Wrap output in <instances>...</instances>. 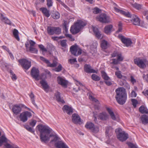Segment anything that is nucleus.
<instances>
[{
	"label": "nucleus",
	"mask_w": 148,
	"mask_h": 148,
	"mask_svg": "<svg viewBox=\"0 0 148 148\" xmlns=\"http://www.w3.org/2000/svg\"><path fill=\"white\" fill-rule=\"evenodd\" d=\"M39 131L40 133V138L42 141L46 142L48 141L50 137H53V139L51 140V142H57L61 140L57 135L50 134L52 130L49 127L42 125H40L37 126Z\"/></svg>",
	"instance_id": "1"
},
{
	"label": "nucleus",
	"mask_w": 148,
	"mask_h": 148,
	"mask_svg": "<svg viewBox=\"0 0 148 148\" xmlns=\"http://www.w3.org/2000/svg\"><path fill=\"white\" fill-rule=\"evenodd\" d=\"M115 98L117 102L120 105H123L126 102L127 95L125 89L122 87L118 88L115 90Z\"/></svg>",
	"instance_id": "2"
},
{
	"label": "nucleus",
	"mask_w": 148,
	"mask_h": 148,
	"mask_svg": "<svg viewBox=\"0 0 148 148\" xmlns=\"http://www.w3.org/2000/svg\"><path fill=\"white\" fill-rule=\"evenodd\" d=\"M115 11L117 12L120 13L126 17H130L132 16L131 14L129 12H125L116 7H114ZM132 18L131 20L132 23L135 25H140V20L138 16L135 15H133L132 16Z\"/></svg>",
	"instance_id": "3"
},
{
	"label": "nucleus",
	"mask_w": 148,
	"mask_h": 148,
	"mask_svg": "<svg viewBox=\"0 0 148 148\" xmlns=\"http://www.w3.org/2000/svg\"><path fill=\"white\" fill-rule=\"evenodd\" d=\"M86 25V23L85 22L81 20H78L71 27L70 29L71 32L73 34H76L78 33L80 31V29Z\"/></svg>",
	"instance_id": "4"
},
{
	"label": "nucleus",
	"mask_w": 148,
	"mask_h": 148,
	"mask_svg": "<svg viewBox=\"0 0 148 148\" xmlns=\"http://www.w3.org/2000/svg\"><path fill=\"white\" fill-rule=\"evenodd\" d=\"M115 132L117 134V138L121 141H125L128 138V134L126 133L125 132L122 131L120 128L116 129Z\"/></svg>",
	"instance_id": "5"
},
{
	"label": "nucleus",
	"mask_w": 148,
	"mask_h": 148,
	"mask_svg": "<svg viewBox=\"0 0 148 148\" xmlns=\"http://www.w3.org/2000/svg\"><path fill=\"white\" fill-rule=\"evenodd\" d=\"M134 62L135 64L142 68H144L146 67V65L148 64V61L144 59L137 58L134 59Z\"/></svg>",
	"instance_id": "6"
},
{
	"label": "nucleus",
	"mask_w": 148,
	"mask_h": 148,
	"mask_svg": "<svg viewBox=\"0 0 148 148\" xmlns=\"http://www.w3.org/2000/svg\"><path fill=\"white\" fill-rule=\"evenodd\" d=\"M71 53L75 56H78L82 53L81 49L77 45L72 46L70 48Z\"/></svg>",
	"instance_id": "7"
},
{
	"label": "nucleus",
	"mask_w": 148,
	"mask_h": 148,
	"mask_svg": "<svg viewBox=\"0 0 148 148\" xmlns=\"http://www.w3.org/2000/svg\"><path fill=\"white\" fill-rule=\"evenodd\" d=\"M18 61L22 67L26 70L28 69L31 66V62L26 59H21L18 60Z\"/></svg>",
	"instance_id": "8"
},
{
	"label": "nucleus",
	"mask_w": 148,
	"mask_h": 148,
	"mask_svg": "<svg viewBox=\"0 0 148 148\" xmlns=\"http://www.w3.org/2000/svg\"><path fill=\"white\" fill-rule=\"evenodd\" d=\"M97 18L99 21L103 23H108L111 21L109 16L103 13L101 14L100 16L97 17Z\"/></svg>",
	"instance_id": "9"
},
{
	"label": "nucleus",
	"mask_w": 148,
	"mask_h": 148,
	"mask_svg": "<svg viewBox=\"0 0 148 148\" xmlns=\"http://www.w3.org/2000/svg\"><path fill=\"white\" fill-rule=\"evenodd\" d=\"M32 116V114L30 112L26 111L21 113L19 117L21 121L23 122H25L27 120L28 118H30Z\"/></svg>",
	"instance_id": "10"
},
{
	"label": "nucleus",
	"mask_w": 148,
	"mask_h": 148,
	"mask_svg": "<svg viewBox=\"0 0 148 148\" xmlns=\"http://www.w3.org/2000/svg\"><path fill=\"white\" fill-rule=\"evenodd\" d=\"M39 71L38 69L35 67H33L31 72V74L32 77L35 79L36 80L41 79V78L39 76Z\"/></svg>",
	"instance_id": "11"
},
{
	"label": "nucleus",
	"mask_w": 148,
	"mask_h": 148,
	"mask_svg": "<svg viewBox=\"0 0 148 148\" xmlns=\"http://www.w3.org/2000/svg\"><path fill=\"white\" fill-rule=\"evenodd\" d=\"M40 58L41 60L47 64L48 66L51 67H56L58 64V62L56 60H53V63H51L49 60L42 57H40Z\"/></svg>",
	"instance_id": "12"
},
{
	"label": "nucleus",
	"mask_w": 148,
	"mask_h": 148,
	"mask_svg": "<svg viewBox=\"0 0 148 148\" xmlns=\"http://www.w3.org/2000/svg\"><path fill=\"white\" fill-rule=\"evenodd\" d=\"M23 106H24V105L22 104L14 105L13 107L12 111L14 114L17 115L21 111V108Z\"/></svg>",
	"instance_id": "13"
},
{
	"label": "nucleus",
	"mask_w": 148,
	"mask_h": 148,
	"mask_svg": "<svg viewBox=\"0 0 148 148\" xmlns=\"http://www.w3.org/2000/svg\"><path fill=\"white\" fill-rule=\"evenodd\" d=\"M119 37L122 42L126 46L129 47L132 44V42L131 40L130 39L125 38L122 36H120Z\"/></svg>",
	"instance_id": "14"
},
{
	"label": "nucleus",
	"mask_w": 148,
	"mask_h": 148,
	"mask_svg": "<svg viewBox=\"0 0 148 148\" xmlns=\"http://www.w3.org/2000/svg\"><path fill=\"white\" fill-rule=\"evenodd\" d=\"M55 145L57 148H69L66 144L61 140L56 143Z\"/></svg>",
	"instance_id": "15"
},
{
	"label": "nucleus",
	"mask_w": 148,
	"mask_h": 148,
	"mask_svg": "<svg viewBox=\"0 0 148 148\" xmlns=\"http://www.w3.org/2000/svg\"><path fill=\"white\" fill-rule=\"evenodd\" d=\"M72 121L75 123L80 124L81 123V119L79 116L75 114L72 115Z\"/></svg>",
	"instance_id": "16"
},
{
	"label": "nucleus",
	"mask_w": 148,
	"mask_h": 148,
	"mask_svg": "<svg viewBox=\"0 0 148 148\" xmlns=\"http://www.w3.org/2000/svg\"><path fill=\"white\" fill-rule=\"evenodd\" d=\"M41 79L40 83L45 91L46 92H47L48 89L49 88V86L47 81L45 79Z\"/></svg>",
	"instance_id": "17"
},
{
	"label": "nucleus",
	"mask_w": 148,
	"mask_h": 148,
	"mask_svg": "<svg viewBox=\"0 0 148 148\" xmlns=\"http://www.w3.org/2000/svg\"><path fill=\"white\" fill-rule=\"evenodd\" d=\"M58 83L62 86H67V82L62 77L59 76L57 78Z\"/></svg>",
	"instance_id": "18"
},
{
	"label": "nucleus",
	"mask_w": 148,
	"mask_h": 148,
	"mask_svg": "<svg viewBox=\"0 0 148 148\" xmlns=\"http://www.w3.org/2000/svg\"><path fill=\"white\" fill-rule=\"evenodd\" d=\"M84 71L87 73H97L96 71L92 69L91 66L89 65L85 64L84 66Z\"/></svg>",
	"instance_id": "19"
},
{
	"label": "nucleus",
	"mask_w": 148,
	"mask_h": 148,
	"mask_svg": "<svg viewBox=\"0 0 148 148\" xmlns=\"http://www.w3.org/2000/svg\"><path fill=\"white\" fill-rule=\"evenodd\" d=\"M62 110L64 112H66L67 114H70L73 112L72 108L67 105H64L62 108Z\"/></svg>",
	"instance_id": "20"
},
{
	"label": "nucleus",
	"mask_w": 148,
	"mask_h": 148,
	"mask_svg": "<svg viewBox=\"0 0 148 148\" xmlns=\"http://www.w3.org/2000/svg\"><path fill=\"white\" fill-rule=\"evenodd\" d=\"M98 117L101 120L103 121L106 120L109 118L108 115L105 112L100 113Z\"/></svg>",
	"instance_id": "21"
},
{
	"label": "nucleus",
	"mask_w": 148,
	"mask_h": 148,
	"mask_svg": "<svg viewBox=\"0 0 148 148\" xmlns=\"http://www.w3.org/2000/svg\"><path fill=\"white\" fill-rule=\"evenodd\" d=\"M106 109L110 115L111 118L114 120H115L116 119V117L112 109L110 108L106 107Z\"/></svg>",
	"instance_id": "22"
},
{
	"label": "nucleus",
	"mask_w": 148,
	"mask_h": 148,
	"mask_svg": "<svg viewBox=\"0 0 148 148\" xmlns=\"http://www.w3.org/2000/svg\"><path fill=\"white\" fill-rule=\"evenodd\" d=\"M113 26L111 25L106 26L104 28L105 33L107 34H110L113 31Z\"/></svg>",
	"instance_id": "23"
},
{
	"label": "nucleus",
	"mask_w": 148,
	"mask_h": 148,
	"mask_svg": "<svg viewBox=\"0 0 148 148\" xmlns=\"http://www.w3.org/2000/svg\"><path fill=\"white\" fill-rule=\"evenodd\" d=\"M142 123L144 125L148 123V116L145 114L142 115L140 118Z\"/></svg>",
	"instance_id": "24"
},
{
	"label": "nucleus",
	"mask_w": 148,
	"mask_h": 148,
	"mask_svg": "<svg viewBox=\"0 0 148 148\" xmlns=\"http://www.w3.org/2000/svg\"><path fill=\"white\" fill-rule=\"evenodd\" d=\"M40 10L42 11L44 15L47 17L50 16L49 11L45 8H40Z\"/></svg>",
	"instance_id": "25"
},
{
	"label": "nucleus",
	"mask_w": 148,
	"mask_h": 148,
	"mask_svg": "<svg viewBox=\"0 0 148 148\" xmlns=\"http://www.w3.org/2000/svg\"><path fill=\"white\" fill-rule=\"evenodd\" d=\"M92 29L93 32L95 34V36L98 38H101L102 37L101 34L98 31V29L96 27H92Z\"/></svg>",
	"instance_id": "26"
},
{
	"label": "nucleus",
	"mask_w": 148,
	"mask_h": 148,
	"mask_svg": "<svg viewBox=\"0 0 148 148\" xmlns=\"http://www.w3.org/2000/svg\"><path fill=\"white\" fill-rule=\"evenodd\" d=\"M109 45V43L105 40H101V45L102 49H107Z\"/></svg>",
	"instance_id": "27"
},
{
	"label": "nucleus",
	"mask_w": 148,
	"mask_h": 148,
	"mask_svg": "<svg viewBox=\"0 0 148 148\" xmlns=\"http://www.w3.org/2000/svg\"><path fill=\"white\" fill-rule=\"evenodd\" d=\"M112 130L111 127H106V136L108 137L111 136L112 134Z\"/></svg>",
	"instance_id": "28"
},
{
	"label": "nucleus",
	"mask_w": 148,
	"mask_h": 148,
	"mask_svg": "<svg viewBox=\"0 0 148 148\" xmlns=\"http://www.w3.org/2000/svg\"><path fill=\"white\" fill-rule=\"evenodd\" d=\"M55 96L56 97V100L58 102H61L62 103H64V101L63 99L60 97V93L59 92H57L55 94Z\"/></svg>",
	"instance_id": "29"
},
{
	"label": "nucleus",
	"mask_w": 148,
	"mask_h": 148,
	"mask_svg": "<svg viewBox=\"0 0 148 148\" xmlns=\"http://www.w3.org/2000/svg\"><path fill=\"white\" fill-rule=\"evenodd\" d=\"M47 32L49 35H53L54 34V27L48 26L47 28Z\"/></svg>",
	"instance_id": "30"
},
{
	"label": "nucleus",
	"mask_w": 148,
	"mask_h": 148,
	"mask_svg": "<svg viewBox=\"0 0 148 148\" xmlns=\"http://www.w3.org/2000/svg\"><path fill=\"white\" fill-rule=\"evenodd\" d=\"M94 124L93 123L90 122H89L86 123L85 125V127L86 128L90 130L91 132V130L92 129V128H93V126H94Z\"/></svg>",
	"instance_id": "31"
},
{
	"label": "nucleus",
	"mask_w": 148,
	"mask_h": 148,
	"mask_svg": "<svg viewBox=\"0 0 148 148\" xmlns=\"http://www.w3.org/2000/svg\"><path fill=\"white\" fill-rule=\"evenodd\" d=\"M13 34L14 37L18 41L20 40V38L18 36V31L16 29H14L13 31Z\"/></svg>",
	"instance_id": "32"
},
{
	"label": "nucleus",
	"mask_w": 148,
	"mask_h": 148,
	"mask_svg": "<svg viewBox=\"0 0 148 148\" xmlns=\"http://www.w3.org/2000/svg\"><path fill=\"white\" fill-rule=\"evenodd\" d=\"M139 110L140 112L142 114L148 113V110L144 106H140L139 108Z\"/></svg>",
	"instance_id": "33"
},
{
	"label": "nucleus",
	"mask_w": 148,
	"mask_h": 148,
	"mask_svg": "<svg viewBox=\"0 0 148 148\" xmlns=\"http://www.w3.org/2000/svg\"><path fill=\"white\" fill-rule=\"evenodd\" d=\"M92 129L91 132L93 133H97L99 132V127L97 125H95L94 124V126H93V128Z\"/></svg>",
	"instance_id": "34"
},
{
	"label": "nucleus",
	"mask_w": 148,
	"mask_h": 148,
	"mask_svg": "<svg viewBox=\"0 0 148 148\" xmlns=\"http://www.w3.org/2000/svg\"><path fill=\"white\" fill-rule=\"evenodd\" d=\"M1 20L3 21H4L6 24L9 25H11L12 24L11 21L9 19L3 16H2Z\"/></svg>",
	"instance_id": "35"
},
{
	"label": "nucleus",
	"mask_w": 148,
	"mask_h": 148,
	"mask_svg": "<svg viewBox=\"0 0 148 148\" xmlns=\"http://www.w3.org/2000/svg\"><path fill=\"white\" fill-rule=\"evenodd\" d=\"M101 73L102 77L105 80H108L110 79V77L107 75V74L105 72L102 71Z\"/></svg>",
	"instance_id": "36"
},
{
	"label": "nucleus",
	"mask_w": 148,
	"mask_h": 148,
	"mask_svg": "<svg viewBox=\"0 0 148 148\" xmlns=\"http://www.w3.org/2000/svg\"><path fill=\"white\" fill-rule=\"evenodd\" d=\"M52 17L54 19H57L60 17V14L57 11H55L52 15Z\"/></svg>",
	"instance_id": "37"
},
{
	"label": "nucleus",
	"mask_w": 148,
	"mask_h": 148,
	"mask_svg": "<svg viewBox=\"0 0 148 148\" xmlns=\"http://www.w3.org/2000/svg\"><path fill=\"white\" fill-rule=\"evenodd\" d=\"M29 51L34 53H37L38 52V50L34 47H29Z\"/></svg>",
	"instance_id": "38"
},
{
	"label": "nucleus",
	"mask_w": 148,
	"mask_h": 148,
	"mask_svg": "<svg viewBox=\"0 0 148 148\" xmlns=\"http://www.w3.org/2000/svg\"><path fill=\"white\" fill-rule=\"evenodd\" d=\"M89 99L97 103H98L99 102L92 95L91 93H89Z\"/></svg>",
	"instance_id": "39"
},
{
	"label": "nucleus",
	"mask_w": 148,
	"mask_h": 148,
	"mask_svg": "<svg viewBox=\"0 0 148 148\" xmlns=\"http://www.w3.org/2000/svg\"><path fill=\"white\" fill-rule=\"evenodd\" d=\"M92 79L94 81H98L100 80V78L97 75L93 74L91 76Z\"/></svg>",
	"instance_id": "40"
},
{
	"label": "nucleus",
	"mask_w": 148,
	"mask_h": 148,
	"mask_svg": "<svg viewBox=\"0 0 148 148\" xmlns=\"http://www.w3.org/2000/svg\"><path fill=\"white\" fill-rule=\"evenodd\" d=\"M29 97L31 98V99L32 101V103L35 106H36V104L35 100H34V95L33 93L32 92L30 93V94L29 95Z\"/></svg>",
	"instance_id": "41"
},
{
	"label": "nucleus",
	"mask_w": 148,
	"mask_h": 148,
	"mask_svg": "<svg viewBox=\"0 0 148 148\" xmlns=\"http://www.w3.org/2000/svg\"><path fill=\"white\" fill-rule=\"evenodd\" d=\"M7 141V139L5 136V135H2L0 138V145L2 144L3 142H6Z\"/></svg>",
	"instance_id": "42"
},
{
	"label": "nucleus",
	"mask_w": 148,
	"mask_h": 148,
	"mask_svg": "<svg viewBox=\"0 0 148 148\" xmlns=\"http://www.w3.org/2000/svg\"><path fill=\"white\" fill-rule=\"evenodd\" d=\"M54 34H59L61 33V29L59 27H54Z\"/></svg>",
	"instance_id": "43"
},
{
	"label": "nucleus",
	"mask_w": 148,
	"mask_h": 148,
	"mask_svg": "<svg viewBox=\"0 0 148 148\" xmlns=\"http://www.w3.org/2000/svg\"><path fill=\"white\" fill-rule=\"evenodd\" d=\"M62 66L60 64H59L58 66L56 67L54 69V70L57 72H60L62 70Z\"/></svg>",
	"instance_id": "44"
},
{
	"label": "nucleus",
	"mask_w": 148,
	"mask_h": 148,
	"mask_svg": "<svg viewBox=\"0 0 148 148\" xmlns=\"http://www.w3.org/2000/svg\"><path fill=\"white\" fill-rule=\"evenodd\" d=\"M64 25V29L66 32H67L68 31V26L67 25V22L66 21H64L63 23Z\"/></svg>",
	"instance_id": "45"
},
{
	"label": "nucleus",
	"mask_w": 148,
	"mask_h": 148,
	"mask_svg": "<svg viewBox=\"0 0 148 148\" xmlns=\"http://www.w3.org/2000/svg\"><path fill=\"white\" fill-rule=\"evenodd\" d=\"M47 1V7L49 8L53 5V2L52 0H46Z\"/></svg>",
	"instance_id": "46"
},
{
	"label": "nucleus",
	"mask_w": 148,
	"mask_h": 148,
	"mask_svg": "<svg viewBox=\"0 0 148 148\" xmlns=\"http://www.w3.org/2000/svg\"><path fill=\"white\" fill-rule=\"evenodd\" d=\"M66 41V40H63L61 41L60 44L62 47H66L67 46Z\"/></svg>",
	"instance_id": "47"
},
{
	"label": "nucleus",
	"mask_w": 148,
	"mask_h": 148,
	"mask_svg": "<svg viewBox=\"0 0 148 148\" xmlns=\"http://www.w3.org/2000/svg\"><path fill=\"white\" fill-rule=\"evenodd\" d=\"M133 7L138 10L141 9L142 7V6L141 5L136 3L133 4Z\"/></svg>",
	"instance_id": "48"
},
{
	"label": "nucleus",
	"mask_w": 148,
	"mask_h": 148,
	"mask_svg": "<svg viewBox=\"0 0 148 148\" xmlns=\"http://www.w3.org/2000/svg\"><path fill=\"white\" fill-rule=\"evenodd\" d=\"M131 101L133 106L134 108H136V105L138 103V101L137 100L135 99H132L131 100Z\"/></svg>",
	"instance_id": "49"
},
{
	"label": "nucleus",
	"mask_w": 148,
	"mask_h": 148,
	"mask_svg": "<svg viewBox=\"0 0 148 148\" xmlns=\"http://www.w3.org/2000/svg\"><path fill=\"white\" fill-rule=\"evenodd\" d=\"M10 73L11 75H12V76H11L12 79L13 80H16L17 79L16 76L13 72L12 71H11L10 72Z\"/></svg>",
	"instance_id": "50"
},
{
	"label": "nucleus",
	"mask_w": 148,
	"mask_h": 148,
	"mask_svg": "<svg viewBox=\"0 0 148 148\" xmlns=\"http://www.w3.org/2000/svg\"><path fill=\"white\" fill-rule=\"evenodd\" d=\"M110 61H112L111 62V64H116L118 63L119 61L117 59H113L110 60Z\"/></svg>",
	"instance_id": "51"
},
{
	"label": "nucleus",
	"mask_w": 148,
	"mask_h": 148,
	"mask_svg": "<svg viewBox=\"0 0 148 148\" xmlns=\"http://www.w3.org/2000/svg\"><path fill=\"white\" fill-rule=\"evenodd\" d=\"M38 47L42 52H46L47 51V49L44 47L42 45H38Z\"/></svg>",
	"instance_id": "52"
},
{
	"label": "nucleus",
	"mask_w": 148,
	"mask_h": 148,
	"mask_svg": "<svg viewBox=\"0 0 148 148\" xmlns=\"http://www.w3.org/2000/svg\"><path fill=\"white\" fill-rule=\"evenodd\" d=\"M115 74L117 77L119 78H120L122 76L121 72L120 71H118L116 72L115 73Z\"/></svg>",
	"instance_id": "53"
},
{
	"label": "nucleus",
	"mask_w": 148,
	"mask_h": 148,
	"mask_svg": "<svg viewBox=\"0 0 148 148\" xmlns=\"http://www.w3.org/2000/svg\"><path fill=\"white\" fill-rule=\"evenodd\" d=\"M69 62L71 64H73L74 62H77L76 58L70 59L68 60Z\"/></svg>",
	"instance_id": "54"
},
{
	"label": "nucleus",
	"mask_w": 148,
	"mask_h": 148,
	"mask_svg": "<svg viewBox=\"0 0 148 148\" xmlns=\"http://www.w3.org/2000/svg\"><path fill=\"white\" fill-rule=\"evenodd\" d=\"M75 81L76 82V84L78 86H79V85L81 86H82V89H84L85 88V87L81 83H80L79 81H77V80H75Z\"/></svg>",
	"instance_id": "55"
},
{
	"label": "nucleus",
	"mask_w": 148,
	"mask_h": 148,
	"mask_svg": "<svg viewBox=\"0 0 148 148\" xmlns=\"http://www.w3.org/2000/svg\"><path fill=\"white\" fill-rule=\"evenodd\" d=\"M25 128L27 130L32 133H33L34 132V130H33L32 128L28 125L26 126Z\"/></svg>",
	"instance_id": "56"
},
{
	"label": "nucleus",
	"mask_w": 148,
	"mask_h": 148,
	"mask_svg": "<svg viewBox=\"0 0 148 148\" xmlns=\"http://www.w3.org/2000/svg\"><path fill=\"white\" fill-rule=\"evenodd\" d=\"M58 1L64 7L66 8L67 10H68L69 8L67 5H66L62 1L60 0H56Z\"/></svg>",
	"instance_id": "57"
},
{
	"label": "nucleus",
	"mask_w": 148,
	"mask_h": 148,
	"mask_svg": "<svg viewBox=\"0 0 148 148\" xmlns=\"http://www.w3.org/2000/svg\"><path fill=\"white\" fill-rule=\"evenodd\" d=\"M36 123V121L35 120H32L30 123V125L32 127H34Z\"/></svg>",
	"instance_id": "58"
},
{
	"label": "nucleus",
	"mask_w": 148,
	"mask_h": 148,
	"mask_svg": "<svg viewBox=\"0 0 148 148\" xmlns=\"http://www.w3.org/2000/svg\"><path fill=\"white\" fill-rule=\"evenodd\" d=\"M100 11V9L98 8H95L93 9V12L94 14H97Z\"/></svg>",
	"instance_id": "59"
},
{
	"label": "nucleus",
	"mask_w": 148,
	"mask_h": 148,
	"mask_svg": "<svg viewBox=\"0 0 148 148\" xmlns=\"http://www.w3.org/2000/svg\"><path fill=\"white\" fill-rule=\"evenodd\" d=\"M128 145L130 148H137L136 146L131 143H128Z\"/></svg>",
	"instance_id": "60"
},
{
	"label": "nucleus",
	"mask_w": 148,
	"mask_h": 148,
	"mask_svg": "<svg viewBox=\"0 0 148 148\" xmlns=\"http://www.w3.org/2000/svg\"><path fill=\"white\" fill-rule=\"evenodd\" d=\"M4 146L5 148H13V147L12 145L8 143L5 144Z\"/></svg>",
	"instance_id": "61"
},
{
	"label": "nucleus",
	"mask_w": 148,
	"mask_h": 148,
	"mask_svg": "<svg viewBox=\"0 0 148 148\" xmlns=\"http://www.w3.org/2000/svg\"><path fill=\"white\" fill-rule=\"evenodd\" d=\"M117 59L119 61H122L123 59V58L121 56V54H118L117 56Z\"/></svg>",
	"instance_id": "62"
},
{
	"label": "nucleus",
	"mask_w": 148,
	"mask_h": 148,
	"mask_svg": "<svg viewBox=\"0 0 148 148\" xmlns=\"http://www.w3.org/2000/svg\"><path fill=\"white\" fill-rule=\"evenodd\" d=\"M29 43L30 44L29 47H34L35 44V42L32 40H30L29 41Z\"/></svg>",
	"instance_id": "63"
},
{
	"label": "nucleus",
	"mask_w": 148,
	"mask_h": 148,
	"mask_svg": "<svg viewBox=\"0 0 148 148\" xmlns=\"http://www.w3.org/2000/svg\"><path fill=\"white\" fill-rule=\"evenodd\" d=\"M29 45L30 44L29 43V41L28 42H27L25 44L27 51H29V50L30 47Z\"/></svg>",
	"instance_id": "64"
}]
</instances>
